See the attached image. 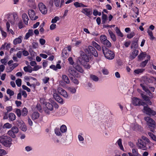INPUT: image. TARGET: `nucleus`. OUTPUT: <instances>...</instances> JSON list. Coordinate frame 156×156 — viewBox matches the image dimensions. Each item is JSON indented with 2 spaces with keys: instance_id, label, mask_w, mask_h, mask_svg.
Segmentation results:
<instances>
[{
  "instance_id": "1",
  "label": "nucleus",
  "mask_w": 156,
  "mask_h": 156,
  "mask_svg": "<svg viewBox=\"0 0 156 156\" xmlns=\"http://www.w3.org/2000/svg\"><path fill=\"white\" fill-rule=\"evenodd\" d=\"M102 50L105 57L109 60L113 59L115 56L114 53L105 47H102Z\"/></svg>"
},
{
  "instance_id": "2",
  "label": "nucleus",
  "mask_w": 156,
  "mask_h": 156,
  "mask_svg": "<svg viewBox=\"0 0 156 156\" xmlns=\"http://www.w3.org/2000/svg\"><path fill=\"white\" fill-rule=\"evenodd\" d=\"M144 119L147 122V125L149 126L150 130L154 132V126L155 125L154 121L149 117H145Z\"/></svg>"
},
{
  "instance_id": "3",
  "label": "nucleus",
  "mask_w": 156,
  "mask_h": 156,
  "mask_svg": "<svg viewBox=\"0 0 156 156\" xmlns=\"http://www.w3.org/2000/svg\"><path fill=\"white\" fill-rule=\"evenodd\" d=\"M12 141V139L10 137L4 136L1 143L5 147H10L12 144L11 142Z\"/></svg>"
},
{
  "instance_id": "4",
  "label": "nucleus",
  "mask_w": 156,
  "mask_h": 156,
  "mask_svg": "<svg viewBox=\"0 0 156 156\" xmlns=\"http://www.w3.org/2000/svg\"><path fill=\"white\" fill-rule=\"evenodd\" d=\"M136 145L138 148L143 150L146 151L147 149V143L142 141L141 140H138L136 143Z\"/></svg>"
},
{
  "instance_id": "5",
  "label": "nucleus",
  "mask_w": 156,
  "mask_h": 156,
  "mask_svg": "<svg viewBox=\"0 0 156 156\" xmlns=\"http://www.w3.org/2000/svg\"><path fill=\"white\" fill-rule=\"evenodd\" d=\"M132 103L134 106H144L146 105V103L143 101L142 100L136 97L133 98Z\"/></svg>"
},
{
  "instance_id": "6",
  "label": "nucleus",
  "mask_w": 156,
  "mask_h": 156,
  "mask_svg": "<svg viewBox=\"0 0 156 156\" xmlns=\"http://www.w3.org/2000/svg\"><path fill=\"white\" fill-rule=\"evenodd\" d=\"M76 62V63L74 65V68L80 72L83 73V70L80 65L82 64L81 58H78Z\"/></svg>"
},
{
  "instance_id": "7",
  "label": "nucleus",
  "mask_w": 156,
  "mask_h": 156,
  "mask_svg": "<svg viewBox=\"0 0 156 156\" xmlns=\"http://www.w3.org/2000/svg\"><path fill=\"white\" fill-rule=\"evenodd\" d=\"M69 77L74 76L77 78H80V76L76 71L72 68H70L68 70Z\"/></svg>"
},
{
  "instance_id": "8",
  "label": "nucleus",
  "mask_w": 156,
  "mask_h": 156,
  "mask_svg": "<svg viewBox=\"0 0 156 156\" xmlns=\"http://www.w3.org/2000/svg\"><path fill=\"white\" fill-rule=\"evenodd\" d=\"M147 106H144V107L143 110L145 111V112L146 114L149 115H156V112L155 111L151 110L150 108Z\"/></svg>"
},
{
  "instance_id": "9",
  "label": "nucleus",
  "mask_w": 156,
  "mask_h": 156,
  "mask_svg": "<svg viewBox=\"0 0 156 156\" xmlns=\"http://www.w3.org/2000/svg\"><path fill=\"white\" fill-rule=\"evenodd\" d=\"M28 13L30 18L32 20H35L38 18V16H34L35 13L34 10L33 9H30L29 10Z\"/></svg>"
},
{
  "instance_id": "10",
  "label": "nucleus",
  "mask_w": 156,
  "mask_h": 156,
  "mask_svg": "<svg viewBox=\"0 0 156 156\" xmlns=\"http://www.w3.org/2000/svg\"><path fill=\"white\" fill-rule=\"evenodd\" d=\"M39 8L41 12L44 14H45L47 12V9L45 5L42 3H40L38 5Z\"/></svg>"
},
{
  "instance_id": "11",
  "label": "nucleus",
  "mask_w": 156,
  "mask_h": 156,
  "mask_svg": "<svg viewBox=\"0 0 156 156\" xmlns=\"http://www.w3.org/2000/svg\"><path fill=\"white\" fill-rule=\"evenodd\" d=\"M81 12L89 17H90L92 13V10L91 9L87 8L83 9Z\"/></svg>"
},
{
  "instance_id": "12",
  "label": "nucleus",
  "mask_w": 156,
  "mask_h": 156,
  "mask_svg": "<svg viewBox=\"0 0 156 156\" xmlns=\"http://www.w3.org/2000/svg\"><path fill=\"white\" fill-rule=\"evenodd\" d=\"M140 86L142 87L143 90L147 93L150 98H152L153 97V94L151 93L150 90L148 89L147 87H145L144 85V84L140 83Z\"/></svg>"
},
{
  "instance_id": "13",
  "label": "nucleus",
  "mask_w": 156,
  "mask_h": 156,
  "mask_svg": "<svg viewBox=\"0 0 156 156\" xmlns=\"http://www.w3.org/2000/svg\"><path fill=\"white\" fill-rule=\"evenodd\" d=\"M139 40L138 38H134L133 41H132V43L131 45V48H135V49L137 48L138 46V41Z\"/></svg>"
},
{
  "instance_id": "14",
  "label": "nucleus",
  "mask_w": 156,
  "mask_h": 156,
  "mask_svg": "<svg viewBox=\"0 0 156 156\" xmlns=\"http://www.w3.org/2000/svg\"><path fill=\"white\" fill-rule=\"evenodd\" d=\"M89 49L90 53L92 54L94 57H97L98 54L95 49L92 46H89Z\"/></svg>"
},
{
  "instance_id": "15",
  "label": "nucleus",
  "mask_w": 156,
  "mask_h": 156,
  "mask_svg": "<svg viewBox=\"0 0 156 156\" xmlns=\"http://www.w3.org/2000/svg\"><path fill=\"white\" fill-rule=\"evenodd\" d=\"M53 97L58 102L62 104L63 102V101L62 98L57 93H54Z\"/></svg>"
},
{
  "instance_id": "16",
  "label": "nucleus",
  "mask_w": 156,
  "mask_h": 156,
  "mask_svg": "<svg viewBox=\"0 0 156 156\" xmlns=\"http://www.w3.org/2000/svg\"><path fill=\"white\" fill-rule=\"evenodd\" d=\"M58 90L59 93L64 97L65 98H67L68 97V95L67 93L63 89L61 88H58Z\"/></svg>"
},
{
  "instance_id": "17",
  "label": "nucleus",
  "mask_w": 156,
  "mask_h": 156,
  "mask_svg": "<svg viewBox=\"0 0 156 156\" xmlns=\"http://www.w3.org/2000/svg\"><path fill=\"white\" fill-rule=\"evenodd\" d=\"M139 53V51L138 50H134V51H133L130 54L129 58L131 60H133L134 59L136 56L138 55Z\"/></svg>"
},
{
  "instance_id": "18",
  "label": "nucleus",
  "mask_w": 156,
  "mask_h": 156,
  "mask_svg": "<svg viewBox=\"0 0 156 156\" xmlns=\"http://www.w3.org/2000/svg\"><path fill=\"white\" fill-rule=\"evenodd\" d=\"M22 19L23 22L26 25H27L29 18L28 16L26 13H23L22 15Z\"/></svg>"
},
{
  "instance_id": "19",
  "label": "nucleus",
  "mask_w": 156,
  "mask_h": 156,
  "mask_svg": "<svg viewBox=\"0 0 156 156\" xmlns=\"http://www.w3.org/2000/svg\"><path fill=\"white\" fill-rule=\"evenodd\" d=\"M13 18H12V20L10 19H9V18H10L9 17H8V22H9V23H11V24H13L14 23L15 20V19H17L18 18L17 15L16 13H14L13 15Z\"/></svg>"
},
{
  "instance_id": "20",
  "label": "nucleus",
  "mask_w": 156,
  "mask_h": 156,
  "mask_svg": "<svg viewBox=\"0 0 156 156\" xmlns=\"http://www.w3.org/2000/svg\"><path fill=\"white\" fill-rule=\"evenodd\" d=\"M74 5L76 8L85 7H87V6L84 5L82 3L76 2L74 3Z\"/></svg>"
},
{
  "instance_id": "21",
  "label": "nucleus",
  "mask_w": 156,
  "mask_h": 156,
  "mask_svg": "<svg viewBox=\"0 0 156 156\" xmlns=\"http://www.w3.org/2000/svg\"><path fill=\"white\" fill-rule=\"evenodd\" d=\"M8 117L9 120L13 121L16 119V116L14 113H10L9 114Z\"/></svg>"
},
{
  "instance_id": "22",
  "label": "nucleus",
  "mask_w": 156,
  "mask_h": 156,
  "mask_svg": "<svg viewBox=\"0 0 156 156\" xmlns=\"http://www.w3.org/2000/svg\"><path fill=\"white\" fill-rule=\"evenodd\" d=\"M108 33L110 36L111 38L113 41H116V37L115 34L113 32L110 30H108Z\"/></svg>"
},
{
  "instance_id": "23",
  "label": "nucleus",
  "mask_w": 156,
  "mask_h": 156,
  "mask_svg": "<svg viewBox=\"0 0 156 156\" xmlns=\"http://www.w3.org/2000/svg\"><path fill=\"white\" fill-rule=\"evenodd\" d=\"M92 44L94 47L96 48L97 49V50L99 51L101 50V49L100 46L97 43H96L95 41H92Z\"/></svg>"
},
{
  "instance_id": "24",
  "label": "nucleus",
  "mask_w": 156,
  "mask_h": 156,
  "mask_svg": "<svg viewBox=\"0 0 156 156\" xmlns=\"http://www.w3.org/2000/svg\"><path fill=\"white\" fill-rule=\"evenodd\" d=\"M21 36L15 39L13 41V44L14 45H16L17 44H20L22 42V39Z\"/></svg>"
},
{
  "instance_id": "25",
  "label": "nucleus",
  "mask_w": 156,
  "mask_h": 156,
  "mask_svg": "<svg viewBox=\"0 0 156 156\" xmlns=\"http://www.w3.org/2000/svg\"><path fill=\"white\" fill-rule=\"evenodd\" d=\"M131 126L133 129L135 131L138 130L140 128V126L137 124H132Z\"/></svg>"
},
{
  "instance_id": "26",
  "label": "nucleus",
  "mask_w": 156,
  "mask_h": 156,
  "mask_svg": "<svg viewBox=\"0 0 156 156\" xmlns=\"http://www.w3.org/2000/svg\"><path fill=\"white\" fill-rule=\"evenodd\" d=\"M102 24H105L108 20V17L107 15L106 14H105L103 13V12H102Z\"/></svg>"
},
{
  "instance_id": "27",
  "label": "nucleus",
  "mask_w": 156,
  "mask_h": 156,
  "mask_svg": "<svg viewBox=\"0 0 156 156\" xmlns=\"http://www.w3.org/2000/svg\"><path fill=\"white\" fill-rule=\"evenodd\" d=\"M79 58H81L82 62V59L86 62H88L89 60V58L87 55L84 54H83V55H82L81 57H79Z\"/></svg>"
},
{
  "instance_id": "28",
  "label": "nucleus",
  "mask_w": 156,
  "mask_h": 156,
  "mask_svg": "<svg viewBox=\"0 0 156 156\" xmlns=\"http://www.w3.org/2000/svg\"><path fill=\"white\" fill-rule=\"evenodd\" d=\"M39 113L37 112H33L32 115V118L33 119H37L39 117Z\"/></svg>"
},
{
  "instance_id": "29",
  "label": "nucleus",
  "mask_w": 156,
  "mask_h": 156,
  "mask_svg": "<svg viewBox=\"0 0 156 156\" xmlns=\"http://www.w3.org/2000/svg\"><path fill=\"white\" fill-rule=\"evenodd\" d=\"M116 143L118 144L121 150L123 151L124 150L122 144V140L121 139H119L116 142Z\"/></svg>"
},
{
  "instance_id": "30",
  "label": "nucleus",
  "mask_w": 156,
  "mask_h": 156,
  "mask_svg": "<svg viewBox=\"0 0 156 156\" xmlns=\"http://www.w3.org/2000/svg\"><path fill=\"white\" fill-rule=\"evenodd\" d=\"M150 80V78L146 77V76H144L142 78V84H144H144H147V83L149 82V80Z\"/></svg>"
},
{
  "instance_id": "31",
  "label": "nucleus",
  "mask_w": 156,
  "mask_h": 156,
  "mask_svg": "<svg viewBox=\"0 0 156 156\" xmlns=\"http://www.w3.org/2000/svg\"><path fill=\"white\" fill-rule=\"evenodd\" d=\"M33 34V32L32 30L30 29L28 30L26 35L25 38L26 39H28L30 36H32Z\"/></svg>"
},
{
  "instance_id": "32",
  "label": "nucleus",
  "mask_w": 156,
  "mask_h": 156,
  "mask_svg": "<svg viewBox=\"0 0 156 156\" xmlns=\"http://www.w3.org/2000/svg\"><path fill=\"white\" fill-rule=\"evenodd\" d=\"M69 55V54L66 49H64L62 51V56L65 58H67Z\"/></svg>"
},
{
  "instance_id": "33",
  "label": "nucleus",
  "mask_w": 156,
  "mask_h": 156,
  "mask_svg": "<svg viewBox=\"0 0 156 156\" xmlns=\"http://www.w3.org/2000/svg\"><path fill=\"white\" fill-rule=\"evenodd\" d=\"M24 71L26 72H29L31 73L32 71L31 67L30 66H25L23 68Z\"/></svg>"
},
{
  "instance_id": "34",
  "label": "nucleus",
  "mask_w": 156,
  "mask_h": 156,
  "mask_svg": "<svg viewBox=\"0 0 156 156\" xmlns=\"http://www.w3.org/2000/svg\"><path fill=\"white\" fill-rule=\"evenodd\" d=\"M115 31L117 35L121 37H122L123 36V34L121 32L120 30L118 27H115Z\"/></svg>"
},
{
  "instance_id": "35",
  "label": "nucleus",
  "mask_w": 156,
  "mask_h": 156,
  "mask_svg": "<svg viewBox=\"0 0 156 156\" xmlns=\"http://www.w3.org/2000/svg\"><path fill=\"white\" fill-rule=\"evenodd\" d=\"M147 32L150 37V39L151 40H153L155 38V37L153 36V33L152 31L149 29H147Z\"/></svg>"
},
{
  "instance_id": "36",
  "label": "nucleus",
  "mask_w": 156,
  "mask_h": 156,
  "mask_svg": "<svg viewBox=\"0 0 156 156\" xmlns=\"http://www.w3.org/2000/svg\"><path fill=\"white\" fill-rule=\"evenodd\" d=\"M53 105L49 102H47L46 104V106L48 109L52 111L53 109Z\"/></svg>"
},
{
  "instance_id": "37",
  "label": "nucleus",
  "mask_w": 156,
  "mask_h": 156,
  "mask_svg": "<svg viewBox=\"0 0 156 156\" xmlns=\"http://www.w3.org/2000/svg\"><path fill=\"white\" fill-rule=\"evenodd\" d=\"M146 54V53L145 52H142L138 56L139 59L140 60H142L143 58L145 57Z\"/></svg>"
},
{
  "instance_id": "38",
  "label": "nucleus",
  "mask_w": 156,
  "mask_h": 156,
  "mask_svg": "<svg viewBox=\"0 0 156 156\" xmlns=\"http://www.w3.org/2000/svg\"><path fill=\"white\" fill-rule=\"evenodd\" d=\"M60 129L63 134V133L66 132L67 131V128L65 125H63L61 126Z\"/></svg>"
},
{
  "instance_id": "39",
  "label": "nucleus",
  "mask_w": 156,
  "mask_h": 156,
  "mask_svg": "<svg viewBox=\"0 0 156 156\" xmlns=\"http://www.w3.org/2000/svg\"><path fill=\"white\" fill-rule=\"evenodd\" d=\"M55 134L57 136H62L63 135V134L59 128H56L55 130Z\"/></svg>"
},
{
  "instance_id": "40",
  "label": "nucleus",
  "mask_w": 156,
  "mask_h": 156,
  "mask_svg": "<svg viewBox=\"0 0 156 156\" xmlns=\"http://www.w3.org/2000/svg\"><path fill=\"white\" fill-rule=\"evenodd\" d=\"M82 133H81L78 136V138L79 141L80 142L81 144H83V141L84 140V138L82 136Z\"/></svg>"
},
{
  "instance_id": "41",
  "label": "nucleus",
  "mask_w": 156,
  "mask_h": 156,
  "mask_svg": "<svg viewBox=\"0 0 156 156\" xmlns=\"http://www.w3.org/2000/svg\"><path fill=\"white\" fill-rule=\"evenodd\" d=\"M105 46V47H107L108 48H110L111 47L112 44L111 43L109 42V41L108 40H106L104 42V43H103Z\"/></svg>"
},
{
  "instance_id": "42",
  "label": "nucleus",
  "mask_w": 156,
  "mask_h": 156,
  "mask_svg": "<svg viewBox=\"0 0 156 156\" xmlns=\"http://www.w3.org/2000/svg\"><path fill=\"white\" fill-rule=\"evenodd\" d=\"M16 124L19 128L22 127L25 124L23 121L22 120H17L16 122Z\"/></svg>"
},
{
  "instance_id": "43",
  "label": "nucleus",
  "mask_w": 156,
  "mask_h": 156,
  "mask_svg": "<svg viewBox=\"0 0 156 156\" xmlns=\"http://www.w3.org/2000/svg\"><path fill=\"white\" fill-rule=\"evenodd\" d=\"M62 78L64 81L66 83L68 84L70 82V81L68 77L66 75L62 76Z\"/></svg>"
},
{
  "instance_id": "44",
  "label": "nucleus",
  "mask_w": 156,
  "mask_h": 156,
  "mask_svg": "<svg viewBox=\"0 0 156 156\" xmlns=\"http://www.w3.org/2000/svg\"><path fill=\"white\" fill-rule=\"evenodd\" d=\"M68 90L72 94H74L76 92V89L73 87H69L68 88Z\"/></svg>"
},
{
  "instance_id": "45",
  "label": "nucleus",
  "mask_w": 156,
  "mask_h": 156,
  "mask_svg": "<svg viewBox=\"0 0 156 156\" xmlns=\"http://www.w3.org/2000/svg\"><path fill=\"white\" fill-rule=\"evenodd\" d=\"M107 37L105 35H101L100 37V40L103 44L106 40H107Z\"/></svg>"
},
{
  "instance_id": "46",
  "label": "nucleus",
  "mask_w": 156,
  "mask_h": 156,
  "mask_svg": "<svg viewBox=\"0 0 156 156\" xmlns=\"http://www.w3.org/2000/svg\"><path fill=\"white\" fill-rule=\"evenodd\" d=\"M28 111L26 108H24L22 111V115L23 116H26L28 113Z\"/></svg>"
},
{
  "instance_id": "47",
  "label": "nucleus",
  "mask_w": 156,
  "mask_h": 156,
  "mask_svg": "<svg viewBox=\"0 0 156 156\" xmlns=\"http://www.w3.org/2000/svg\"><path fill=\"white\" fill-rule=\"evenodd\" d=\"M90 78L91 79L95 81L96 82L98 80V77L94 75H91L90 76Z\"/></svg>"
},
{
  "instance_id": "48",
  "label": "nucleus",
  "mask_w": 156,
  "mask_h": 156,
  "mask_svg": "<svg viewBox=\"0 0 156 156\" xmlns=\"http://www.w3.org/2000/svg\"><path fill=\"white\" fill-rule=\"evenodd\" d=\"M6 27L7 30L8 31H9L10 33H11L12 34H14V33L12 29L9 30L10 24L9 22H7L6 23Z\"/></svg>"
},
{
  "instance_id": "49",
  "label": "nucleus",
  "mask_w": 156,
  "mask_h": 156,
  "mask_svg": "<svg viewBox=\"0 0 156 156\" xmlns=\"http://www.w3.org/2000/svg\"><path fill=\"white\" fill-rule=\"evenodd\" d=\"M70 79L75 84L78 85L79 83V82L78 80L76 78H73V76H70Z\"/></svg>"
},
{
  "instance_id": "50",
  "label": "nucleus",
  "mask_w": 156,
  "mask_h": 156,
  "mask_svg": "<svg viewBox=\"0 0 156 156\" xmlns=\"http://www.w3.org/2000/svg\"><path fill=\"white\" fill-rule=\"evenodd\" d=\"M11 130L15 133H17L19 132L18 128L15 126L12 127Z\"/></svg>"
},
{
  "instance_id": "51",
  "label": "nucleus",
  "mask_w": 156,
  "mask_h": 156,
  "mask_svg": "<svg viewBox=\"0 0 156 156\" xmlns=\"http://www.w3.org/2000/svg\"><path fill=\"white\" fill-rule=\"evenodd\" d=\"M132 153L133 154V155H135L136 156H141L140 154L138 153L137 149H132Z\"/></svg>"
},
{
  "instance_id": "52",
  "label": "nucleus",
  "mask_w": 156,
  "mask_h": 156,
  "mask_svg": "<svg viewBox=\"0 0 156 156\" xmlns=\"http://www.w3.org/2000/svg\"><path fill=\"white\" fill-rule=\"evenodd\" d=\"M144 70L143 69H136L134 71V72L136 74H139L140 73H141L143 72Z\"/></svg>"
},
{
  "instance_id": "53",
  "label": "nucleus",
  "mask_w": 156,
  "mask_h": 156,
  "mask_svg": "<svg viewBox=\"0 0 156 156\" xmlns=\"http://www.w3.org/2000/svg\"><path fill=\"white\" fill-rule=\"evenodd\" d=\"M50 102L51 103L52 105H54L55 107V108H58V105L51 99H49Z\"/></svg>"
},
{
  "instance_id": "54",
  "label": "nucleus",
  "mask_w": 156,
  "mask_h": 156,
  "mask_svg": "<svg viewBox=\"0 0 156 156\" xmlns=\"http://www.w3.org/2000/svg\"><path fill=\"white\" fill-rule=\"evenodd\" d=\"M138 140H141L142 141H143L144 142H146L147 143L149 142V139L144 136H142L141 139H139Z\"/></svg>"
},
{
  "instance_id": "55",
  "label": "nucleus",
  "mask_w": 156,
  "mask_h": 156,
  "mask_svg": "<svg viewBox=\"0 0 156 156\" xmlns=\"http://www.w3.org/2000/svg\"><path fill=\"white\" fill-rule=\"evenodd\" d=\"M7 133L9 135L13 138H14L16 137V135L15 134V133L12 132L11 130L9 131Z\"/></svg>"
},
{
  "instance_id": "56",
  "label": "nucleus",
  "mask_w": 156,
  "mask_h": 156,
  "mask_svg": "<svg viewBox=\"0 0 156 156\" xmlns=\"http://www.w3.org/2000/svg\"><path fill=\"white\" fill-rule=\"evenodd\" d=\"M141 96L143 99L145 101H147L148 100V99H149V98L148 96L144 95V94L143 93H141L140 94Z\"/></svg>"
},
{
  "instance_id": "57",
  "label": "nucleus",
  "mask_w": 156,
  "mask_h": 156,
  "mask_svg": "<svg viewBox=\"0 0 156 156\" xmlns=\"http://www.w3.org/2000/svg\"><path fill=\"white\" fill-rule=\"evenodd\" d=\"M7 93L10 96H13L14 94L13 91L9 89L7 90Z\"/></svg>"
},
{
  "instance_id": "58",
  "label": "nucleus",
  "mask_w": 156,
  "mask_h": 156,
  "mask_svg": "<svg viewBox=\"0 0 156 156\" xmlns=\"http://www.w3.org/2000/svg\"><path fill=\"white\" fill-rule=\"evenodd\" d=\"M18 65V64L17 63H15L13 64L12 66L11 67L9 68V72H10L12 71L15 67L17 66Z\"/></svg>"
},
{
  "instance_id": "59",
  "label": "nucleus",
  "mask_w": 156,
  "mask_h": 156,
  "mask_svg": "<svg viewBox=\"0 0 156 156\" xmlns=\"http://www.w3.org/2000/svg\"><path fill=\"white\" fill-rule=\"evenodd\" d=\"M16 83L18 87H20L21 86L22 80L21 79H18L16 80Z\"/></svg>"
},
{
  "instance_id": "60",
  "label": "nucleus",
  "mask_w": 156,
  "mask_h": 156,
  "mask_svg": "<svg viewBox=\"0 0 156 156\" xmlns=\"http://www.w3.org/2000/svg\"><path fill=\"white\" fill-rule=\"evenodd\" d=\"M135 34V33L133 32H132L130 34H127V37L129 39L132 38Z\"/></svg>"
},
{
  "instance_id": "61",
  "label": "nucleus",
  "mask_w": 156,
  "mask_h": 156,
  "mask_svg": "<svg viewBox=\"0 0 156 156\" xmlns=\"http://www.w3.org/2000/svg\"><path fill=\"white\" fill-rule=\"evenodd\" d=\"M17 114L18 117H20L22 115V112L21 110L18 108H17L16 109L15 112Z\"/></svg>"
},
{
  "instance_id": "62",
  "label": "nucleus",
  "mask_w": 156,
  "mask_h": 156,
  "mask_svg": "<svg viewBox=\"0 0 156 156\" xmlns=\"http://www.w3.org/2000/svg\"><path fill=\"white\" fill-rule=\"evenodd\" d=\"M12 126V124L9 123H6L4 124L3 126V128H10Z\"/></svg>"
},
{
  "instance_id": "63",
  "label": "nucleus",
  "mask_w": 156,
  "mask_h": 156,
  "mask_svg": "<svg viewBox=\"0 0 156 156\" xmlns=\"http://www.w3.org/2000/svg\"><path fill=\"white\" fill-rule=\"evenodd\" d=\"M148 61V59H147L142 62L140 64L141 66L144 67Z\"/></svg>"
},
{
  "instance_id": "64",
  "label": "nucleus",
  "mask_w": 156,
  "mask_h": 156,
  "mask_svg": "<svg viewBox=\"0 0 156 156\" xmlns=\"http://www.w3.org/2000/svg\"><path fill=\"white\" fill-rule=\"evenodd\" d=\"M59 20V18L58 16H55L54 19H53L52 20L51 22L53 23H56L57 21Z\"/></svg>"
}]
</instances>
